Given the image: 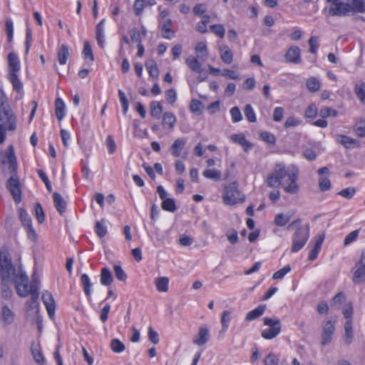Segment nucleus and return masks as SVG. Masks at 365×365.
Returning <instances> with one entry per match:
<instances>
[{
	"label": "nucleus",
	"instance_id": "58836bf2",
	"mask_svg": "<svg viewBox=\"0 0 365 365\" xmlns=\"http://www.w3.org/2000/svg\"><path fill=\"white\" fill-rule=\"evenodd\" d=\"M31 352H32V355H33L34 360L37 363H38L40 364H42L44 363V357L41 352V346L38 344L32 345Z\"/></svg>",
	"mask_w": 365,
	"mask_h": 365
},
{
	"label": "nucleus",
	"instance_id": "a19ab883",
	"mask_svg": "<svg viewBox=\"0 0 365 365\" xmlns=\"http://www.w3.org/2000/svg\"><path fill=\"white\" fill-rule=\"evenodd\" d=\"M351 12H365V0H349Z\"/></svg>",
	"mask_w": 365,
	"mask_h": 365
},
{
	"label": "nucleus",
	"instance_id": "bb28decb",
	"mask_svg": "<svg viewBox=\"0 0 365 365\" xmlns=\"http://www.w3.org/2000/svg\"><path fill=\"white\" fill-rule=\"evenodd\" d=\"M266 309L265 304H260L253 310L250 311L245 316V320L253 321L261 317Z\"/></svg>",
	"mask_w": 365,
	"mask_h": 365
},
{
	"label": "nucleus",
	"instance_id": "c85d7f7f",
	"mask_svg": "<svg viewBox=\"0 0 365 365\" xmlns=\"http://www.w3.org/2000/svg\"><path fill=\"white\" fill-rule=\"evenodd\" d=\"M169 279L167 277H157L154 280L156 289L160 292H166L168 290Z\"/></svg>",
	"mask_w": 365,
	"mask_h": 365
},
{
	"label": "nucleus",
	"instance_id": "6e6552de",
	"mask_svg": "<svg viewBox=\"0 0 365 365\" xmlns=\"http://www.w3.org/2000/svg\"><path fill=\"white\" fill-rule=\"evenodd\" d=\"M264 325L268 327L262 331L261 335L264 339L270 340L279 335L281 331V321L277 317H265L263 319Z\"/></svg>",
	"mask_w": 365,
	"mask_h": 365
},
{
	"label": "nucleus",
	"instance_id": "1a4fd4ad",
	"mask_svg": "<svg viewBox=\"0 0 365 365\" xmlns=\"http://www.w3.org/2000/svg\"><path fill=\"white\" fill-rule=\"evenodd\" d=\"M18 212L19 219L21 220L22 225L26 232L28 239L32 242H35L37 240L38 235L33 227L31 216L23 208H19Z\"/></svg>",
	"mask_w": 365,
	"mask_h": 365
},
{
	"label": "nucleus",
	"instance_id": "7c9ffc66",
	"mask_svg": "<svg viewBox=\"0 0 365 365\" xmlns=\"http://www.w3.org/2000/svg\"><path fill=\"white\" fill-rule=\"evenodd\" d=\"M197 57L190 56L186 58L185 63L194 72L200 73L202 71V65Z\"/></svg>",
	"mask_w": 365,
	"mask_h": 365
},
{
	"label": "nucleus",
	"instance_id": "ddd939ff",
	"mask_svg": "<svg viewBox=\"0 0 365 365\" xmlns=\"http://www.w3.org/2000/svg\"><path fill=\"white\" fill-rule=\"evenodd\" d=\"M157 192L163 200L161 206L162 208L168 212H174L176 210L175 202L174 199L168 197V193L161 185L158 186Z\"/></svg>",
	"mask_w": 365,
	"mask_h": 365
},
{
	"label": "nucleus",
	"instance_id": "864d4df0",
	"mask_svg": "<svg viewBox=\"0 0 365 365\" xmlns=\"http://www.w3.org/2000/svg\"><path fill=\"white\" fill-rule=\"evenodd\" d=\"M230 113L233 123H238L242 120V115L238 107L232 108Z\"/></svg>",
	"mask_w": 365,
	"mask_h": 365
},
{
	"label": "nucleus",
	"instance_id": "49530a36",
	"mask_svg": "<svg viewBox=\"0 0 365 365\" xmlns=\"http://www.w3.org/2000/svg\"><path fill=\"white\" fill-rule=\"evenodd\" d=\"M320 86L321 83L319 81L314 77H310L307 81V87L312 92L317 91L320 88Z\"/></svg>",
	"mask_w": 365,
	"mask_h": 365
},
{
	"label": "nucleus",
	"instance_id": "412c9836",
	"mask_svg": "<svg viewBox=\"0 0 365 365\" xmlns=\"http://www.w3.org/2000/svg\"><path fill=\"white\" fill-rule=\"evenodd\" d=\"M336 141L349 149L359 146V140L344 135H338L336 136Z\"/></svg>",
	"mask_w": 365,
	"mask_h": 365
},
{
	"label": "nucleus",
	"instance_id": "13d9d810",
	"mask_svg": "<svg viewBox=\"0 0 365 365\" xmlns=\"http://www.w3.org/2000/svg\"><path fill=\"white\" fill-rule=\"evenodd\" d=\"M279 359V357L273 354L269 353L264 360V365H278Z\"/></svg>",
	"mask_w": 365,
	"mask_h": 365
},
{
	"label": "nucleus",
	"instance_id": "dca6fc26",
	"mask_svg": "<svg viewBox=\"0 0 365 365\" xmlns=\"http://www.w3.org/2000/svg\"><path fill=\"white\" fill-rule=\"evenodd\" d=\"M42 300L49 317L53 319L55 317L56 304L52 294L49 292H44L42 294Z\"/></svg>",
	"mask_w": 365,
	"mask_h": 365
},
{
	"label": "nucleus",
	"instance_id": "393cba45",
	"mask_svg": "<svg viewBox=\"0 0 365 365\" xmlns=\"http://www.w3.org/2000/svg\"><path fill=\"white\" fill-rule=\"evenodd\" d=\"M186 144L185 139L180 138L176 139L170 146L171 153L175 157H179L181 154L182 150Z\"/></svg>",
	"mask_w": 365,
	"mask_h": 365
},
{
	"label": "nucleus",
	"instance_id": "a18cd8bd",
	"mask_svg": "<svg viewBox=\"0 0 365 365\" xmlns=\"http://www.w3.org/2000/svg\"><path fill=\"white\" fill-rule=\"evenodd\" d=\"M145 67L151 77L157 78L158 76V68L156 63L154 61L150 60L146 62Z\"/></svg>",
	"mask_w": 365,
	"mask_h": 365
},
{
	"label": "nucleus",
	"instance_id": "09e8293b",
	"mask_svg": "<svg viewBox=\"0 0 365 365\" xmlns=\"http://www.w3.org/2000/svg\"><path fill=\"white\" fill-rule=\"evenodd\" d=\"M96 232L100 237H103L106 235L107 226L104 220H101L96 222Z\"/></svg>",
	"mask_w": 365,
	"mask_h": 365
},
{
	"label": "nucleus",
	"instance_id": "6e6d98bb",
	"mask_svg": "<svg viewBox=\"0 0 365 365\" xmlns=\"http://www.w3.org/2000/svg\"><path fill=\"white\" fill-rule=\"evenodd\" d=\"M355 133L359 137H365V120H359L356 123Z\"/></svg>",
	"mask_w": 365,
	"mask_h": 365
},
{
	"label": "nucleus",
	"instance_id": "f257e3e1",
	"mask_svg": "<svg viewBox=\"0 0 365 365\" xmlns=\"http://www.w3.org/2000/svg\"><path fill=\"white\" fill-rule=\"evenodd\" d=\"M0 274L4 283L14 282L16 293L21 297L33 294V289L39 292L38 282L29 283V278L21 268H14L11 257L6 252H0Z\"/></svg>",
	"mask_w": 365,
	"mask_h": 365
},
{
	"label": "nucleus",
	"instance_id": "cd10ccee",
	"mask_svg": "<svg viewBox=\"0 0 365 365\" xmlns=\"http://www.w3.org/2000/svg\"><path fill=\"white\" fill-rule=\"evenodd\" d=\"M15 314L11 309L4 307L1 312V319L4 326L12 324L14 321Z\"/></svg>",
	"mask_w": 365,
	"mask_h": 365
},
{
	"label": "nucleus",
	"instance_id": "de8ad7c7",
	"mask_svg": "<svg viewBox=\"0 0 365 365\" xmlns=\"http://www.w3.org/2000/svg\"><path fill=\"white\" fill-rule=\"evenodd\" d=\"M81 282L83 284L84 291L86 294L90 295L91 294V282L89 277L86 274L81 275Z\"/></svg>",
	"mask_w": 365,
	"mask_h": 365
},
{
	"label": "nucleus",
	"instance_id": "052dcab7",
	"mask_svg": "<svg viewBox=\"0 0 365 365\" xmlns=\"http://www.w3.org/2000/svg\"><path fill=\"white\" fill-rule=\"evenodd\" d=\"M359 234V230H356L348 234L344 239V245L347 246L354 242L357 239Z\"/></svg>",
	"mask_w": 365,
	"mask_h": 365
},
{
	"label": "nucleus",
	"instance_id": "2f4dec72",
	"mask_svg": "<svg viewBox=\"0 0 365 365\" xmlns=\"http://www.w3.org/2000/svg\"><path fill=\"white\" fill-rule=\"evenodd\" d=\"M82 56L83 59L86 61V63L88 65H91L94 61L91 46L88 41H86L84 43Z\"/></svg>",
	"mask_w": 365,
	"mask_h": 365
},
{
	"label": "nucleus",
	"instance_id": "6ab92c4d",
	"mask_svg": "<svg viewBox=\"0 0 365 365\" xmlns=\"http://www.w3.org/2000/svg\"><path fill=\"white\" fill-rule=\"evenodd\" d=\"M230 138L233 143L241 145L245 152H248L253 147L252 143L247 140L242 133L232 135Z\"/></svg>",
	"mask_w": 365,
	"mask_h": 365
},
{
	"label": "nucleus",
	"instance_id": "603ef678",
	"mask_svg": "<svg viewBox=\"0 0 365 365\" xmlns=\"http://www.w3.org/2000/svg\"><path fill=\"white\" fill-rule=\"evenodd\" d=\"M111 349L115 353H121L125 350V345L119 339H114L110 342Z\"/></svg>",
	"mask_w": 365,
	"mask_h": 365
},
{
	"label": "nucleus",
	"instance_id": "c03bdc74",
	"mask_svg": "<svg viewBox=\"0 0 365 365\" xmlns=\"http://www.w3.org/2000/svg\"><path fill=\"white\" fill-rule=\"evenodd\" d=\"M354 92L360 101L362 103H365V83L364 82L361 81L355 85Z\"/></svg>",
	"mask_w": 365,
	"mask_h": 365
},
{
	"label": "nucleus",
	"instance_id": "7ed1b4c3",
	"mask_svg": "<svg viewBox=\"0 0 365 365\" xmlns=\"http://www.w3.org/2000/svg\"><path fill=\"white\" fill-rule=\"evenodd\" d=\"M8 79L12 84L13 88L18 93V97L23 96V85L19 78L21 63L18 56L11 52L8 55Z\"/></svg>",
	"mask_w": 365,
	"mask_h": 365
},
{
	"label": "nucleus",
	"instance_id": "338daca9",
	"mask_svg": "<svg viewBox=\"0 0 365 365\" xmlns=\"http://www.w3.org/2000/svg\"><path fill=\"white\" fill-rule=\"evenodd\" d=\"M106 145L108 148V151L110 154L115 153L116 150V145L114 139L111 135H108L106 140Z\"/></svg>",
	"mask_w": 365,
	"mask_h": 365
},
{
	"label": "nucleus",
	"instance_id": "0e129e2a",
	"mask_svg": "<svg viewBox=\"0 0 365 365\" xmlns=\"http://www.w3.org/2000/svg\"><path fill=\"white\" fill-rule=\"evenodd\" d=\"M114 273L116 277V278L122 282H124L127 279V275L125 274V272L122 269V267L119 265H115L114 266Z\"/></svg>",
	"mask_w": 365,
	"mask_h": 365
},
{
	"label": "nucleus",
	"instance_id": "39448f33",
	"mask_svg": "<svg viewBox=\"0 0 365 365\" xmlns=\"http://www.w3.org/2000/svg\"><path fill=\"white\" fill-rule=\"evenodd\" d=\"M7 119L6 125L9 130H15L16 128V118L7 103V98L3 89L0 88V120Z\"/></svg>",
	"mask_w": 365,
	"mask_h": 365
},
{
	"label": "nucleus",
	"instance_id": "e433bc0d",
	"mask_svg": "<svg viewBox=\"0 0 365 365\" xmlns=\"http://www.w3.org/2000/svg\"><path fill=\"white\" fill-rule=\"evenodd\" d=\"M53 199L54 202L55 207L56 210L61 213L63 214L66 210V202L63 199L61 195L58 193H54L53 195Z\"/></svg>",
	"mask_w": 365,
	"mask_h": 365
},
{
	"label": "nucleus",
	"instance_id": "5fc2aeb1",
	"mask_svg": "<svg viewBox=\"0 0 365 365\" xmlns=\"http://www.w3.org/2000/svg\"><path fill=\"white\" fill-rule=\"evenodd\" d=\"M34 208H35V215H36L37 221L40 224L43 223L45 220V215H44L43 207L41 206L40 204L36 203L34 206Z\"/></svg>",
	"mask_w": 365,
	"mask_h": 365
},
{
	"label": "nucleus",
	"instance_id": "9b49d317",
	"mask_svg": "<svg viewBox=\"0 0 365 365\" xmlns=\"http://www.w3.org/2000/svg\"><path fill=\"white\" fill-rule=\"evenodd\" d=\"M309 237L308 230L299 229L292 237V252H297L303 248Z\"/></svg>",
	"mask_w": 365,
	"mask_h": 365
},
{
	"label": "nucleus",
	"instance_id": "a878e982",
	"mask_svg": "<svg viewBox=\"0 0 365 365\" xmlns=\"http://www.w3.org/2000/svg\"><path fill=\"white\" fill-rule=\"evenodd\" d=\"M354 339V331L352 327V322H346L344 324V335L343 336V341L344 344L349 346L350 345Z\"/></svg>",
	"mask_w": 365,
	"mask_h": 365
},
{
	"label": "nucleus",
	"instance_id": "9d476101",
	"mask_svg": "<svg viewBox=\"0 0 365 365\" xmlns=\"http://www.w3.org/2000/svg\"><path fill=\"white\" fill-rule=\"evenodd\" d=\"M329 13L331 16H345L351 12L350 2L343 3L339 0H327Z\"/></svg>",
	"mask_w": 365,
	"mask_h": 365
},
{
	"label": "nucleus",
	"instance_id": "69168bd1",
	"mask_svg": "<svg viewBox=\"0 0 365 365\" xmlns=\"http://www.w3.org/2000/svg\"><path fill=\"white\" fill-rule=\"evenodd\" d=\"M356 192V190L354 187H349L345 189L341 190L339 194L343 197L351 199L353 197Z\"/></svg>",
	"mask_w": 365,
	"mask_h": 365
},
{
	"label": "nucleus",
	"instance_id": "20e7f679",
	"mask_svg": "<svg viewBox=\"0 0 365 365\" xmlns=\"http://www.w3.org/2000/svg\"><path fill=\"white\" fill-rule=\"evenodd\" d=\"M0 164L4 170L9 172H14L17 169V160L12 145L0 148Z\"/></svg>",
	"mask_w": 365,
	"mask_h": 365
},
{
	"label": "nucleus",
	"instance_id": "4be33fe9",
	"mask_svg": "<svg viewBox=\"0 0 365 365\" xmlns=\"http://www.w3.org/2000/svg\"><path fill=\"white\" fill-rule=\"evenodd\" d=\"M177 122L176 117L170 112H165L163 114L162 125L164 129L172 130Z\"/></svg>",
	"mask_w": 365,
	"mask_h": 365
},
{
	"label": "nucleus",
	"instance_id": "c756f323",
	"mask_svg": "<svg viewBox=\"0 0 365 365\" xmlns=\"http://www.w3.org/2000/svg\"><path fill=\"white\" fill-rule=\"evenodd\" d=\"M233 318V314L230 310H225L222 312L220 322L222 324V331L226 332L229 328L230 323Z\"/></svg>",
	"mask_w": 365,
	"mask_h": 365
},
{
	"label": "nucleus",
	"instance_id": "c9c22d12",
	"mask_svg": "<svg viewBox=\"0 0 365 365\" xmlns=\"http://www.w3.org/2000/svg\"><path fill=\"white\" fill-rule=\"evenodd\" d=\"M146 34L147 31L144 27H142L140 30L133 29L130 33L131 40L139 45V43H141L142 37L145 36Z\"/></svg>",
	"mask_w": 365,
	"mask_h": 365
},
{
	"label": "nucleus",
	"instance_id": "5701e85b",
	"mask_svg": "<svg viewBox=\"0 0 365 365\" xmlns=\"http://www.w3.org/2000/svg\"><path fill=\"white\" fill-rule=\"evenodd\" d=\"M196 57L200 60L205 61L208 58V50L205 42H198L195 46Z\"/></svg>",
	"mask_w": 365,
	"mask_h": 365
},
{
	"label": "nucleus",
	"instance_id": "774afa93",
	"mask_svg": "<svg viewBox=\"0 0 365 365\" xmlns=\"http://www.w3.org/2000/svg\"><path fill=\"white\" fill-rule=\"evenodd\" d=\"M211 30L215 33V34L220 38H222L225 36V30L222 25L221 24H215L211 26Z\"/></svg>",
	"mask_w": 365,
	"mask_h": 365
},
{
	"label": "nucleus",
	"instance_id": "2eb2a0df",
	"mask_svg": "<svg viewBox=\"0 0 365 365\" xmlns=\"http://www.w3.org/2000/svg\"><path fill=\"white\" fill-rule=\"evenodd\" d=\"M324 238L325 235L324 234H319L317 236H316L311 242V245H312V247L309 253V260L313 261L317 258L318 255L321 250L322 245L324 242Z\"/></svg>",
	"mask_w": 365,
	"mask_h": 365
},
{
	"label": "nucleus",
	"instance_id": "ea45409f",
	"mask_svg": "<svg viewBox=\"0 0 365 365\" xmlns=\"http://www.w3.org/2000/svg\"><path fill=\"white\" fill-rule=\"evenodd\" d=\"M69 56L68 47L63 44L58 51V60L61 65H65Z\"/></svg>",
	"mask_w": 365,
	"mask_h": 365
},
{
	"label": "nucleus",
	"instance_id": "72a5a7b5",
	"mask_svg": "<svg viewBox=\"0 0 365 365\" xmlns=\"http://www.w3.org/2000/svg\"><path fill=\"white\" fill-rule=\"evenodd\" d=\"M202 175L205 178L215 181H218L222 178V172L215 168H207L202 172Z\"/></svg>",
	"mask_w": 365,
	"mask_h": 365
},
{
	"label": "nucleus",
	"instance_id": "8fccbe9b",
	"mask_svg": "<svg viewBox=\"0 0 365 365\" xmlns=\"http://www.w3.org/2000/svg\"><path fill=\"white\" fill-rule=\"evenodd\" d=\"M245 115L247 120L250 123H255L257 120V117L253 108L250 105H247L245 108Z\"/></svg>",
	"mask_w": 365,
	"mask_h": 365
},
{
	"label": "nucleus",
	"instance_id": "4c0bfd02",
	"mask_svg": "<svg viewBox=\"0 0 365 365\" xmlns=\"http://www.w3.org/2000/svg\"><path fill=\"white\" fill-rule=\"evenodd\" d=\"M291 217L289 213H278L275 215L274 223L279 227L285 226L289 222Z\"/></svg>",
	"mask_w": 365,
	"mask_h": 365
},
{
	"label": "nucleus",
	"instance_id": "f704fd0d",
	"mask_svg": "<svg viewBox=\"0 0 365 365\" xmlns=\"http://www.w3.org/2000/svg\"><path fill=\"white\" fill-rule=\"evenodd\" d=\"M113 276L107 267H103L101 271V283L103 286H109L113 282Z\"/></svg>",
	"mask_w": 365,
	"mask_h": 365
},
{
	"label": "nucleus",
	"instance_id": "4d7b16f0",
	"mask_svg": "<svg viewBox=\"0 0 365 365\" xmlns=\"http://www.w3.org/2000/svg\"><path fill=\"white\" fill-rule=\"evenodd\" d=\"M291 271V267L289 265H286L282 269L278 270L274 272L272 278L274 279H282L287 274H288Z\"/></svg>",
	"mask_w": 365,
	"mask_h": 365
},
{
	"label": "nucleus",
	"instance_id": "3c124183",
	"mask_svg": "<svg viewBox=\"0 0 365 365\" xmlns=\"http://www.w3.org/2000/svg\"><path fill=\"white\" fill-rule=\"evenodd\" d=\"M260 138L269 145H273L275 143V136L269 132L264 131L259 133Z\"/></svg>",
	"mask_w": 365,
	"mask_h": 365
},
{
	"label": "nucleus",
	"instance_id": "79ce46f5",
	"mask_svg": "<svg viewBox=\"0 0 365 365\" xmlns=\"http://www.w3.org/2000/svg\"><path fill=\"white\" fill-rule=\"evenodd\" d=\"M163 112V106L158 101H153L150 103V115L157 119L160 118Z\"/></svg>",
	"mask_w": 365,
	"mask_h": 365
},
{
	"label": "nucleus",
	"instance_id": "0eeeda50",
	"mask_svg": "<svg viewBox=\"0 0 365 365\" xmlns=\"http://www.w3.org/2000/svg\"><path fill=\"white\" fill-rule=\"evenodd\" d=\"M352 281L356 284L365 283V250H362L351 269Z\"/></svg>",
	"mask_w": 365,
	"mask_h": 365
},
{
	"label": "nucleus",
	"instance_id": "aec40b11",
	"mask_svg": "<svg viewBox=\"0 0 365 365\" xmlns=\"http://www.w3.org/2000/svg\"><path fill=\"white\" fill-rule=\"evenodd\" d=\"M287 61L294 63H299L301 62V52L298 46H291L285 54Z\"/></svg>",
	"mask_w": 365,
	"mask_h": 365
},
{
	"label": "nucleus",
	"instance_id": "f8f14e48",
	"mask_svg": "<svg viewBox=\"0 0 365 365\" xmlns=\"http://www.w3.org/2000/svg\"><path fill=\"white\" fill-rule=\"evenodd\" d=\"M336 320L327 319L322 324V345L331 343L335 331Z\"/></svg>",
	"mask_w": 365,
	"mask_h": 365
},
{
	"label": "nucleus",
	"instance_id": "4468645a",
	"mask_svg": "<svg viewBox=\"0 0 365 365\" xmlns=\"http://www.w3.org/2000/svg\"><path fill=\"white\" fill-rule=\"evenodd\" d=\"M210 338V328L207 324L201 325L192 339V343L197 346L205 345Z\"/></svg>",
	"mask_w": 365,
	"mask_h": 365
},
{
	"label": "nucleus",
	"instance_id": "f3484780",
	"mask_svg": "<svg viewBox=\"0 0 365 365\" xmlns=\"http://www.w3.org/2000/svg\"><path fill=\"white\" fill-rule=\"evenodd\" d=\"M8 187L13 195L14 201L16 203H19L21 200V193L19 180L14 176L11 177L8 182Z\"/></svg>",
	"mask_w": 365,
	"mask_h": 365
},
{
	"label": "nucleus",
	"instance_id": "a211bd4d",
	"mask_svg": "<svg viewBox=\"0 0 365 365\" xmlns=\"http://www.w3.org/2000/svg\"><path fill=\"white\" fill-rule=\"evenodd\" d=\"M33 294L31 295V298L26 303V313L28 315H35L38 311V299L39 297V292L33 289Z\"/></svg>",
	"mask_w": 365,
	"mask_h": 365
},
{
	"label": "nucleus",
	"instance_id": "37998d69",
	"mask_svg": "<svg viewBox=\"0 0 365 365\" xmlns=\"http://www.w3.org/2000/svg\"><path fill=\"white\" fill-rule=\"evenodd\" d=\"M342 313L345 319H346V322H351L352 321V316H353V306L351 302H346L341 307Z\"/></svg>",
	"mask_w": 365,
	"mask_h": 365
},
{
	"label": "nucleus",
	"instance_id": "b1692460",
	"mask_svg": "<svg viewBox=\"0 0 365 365\" xmlns=\"http://www.w3.org/2000/svg\"><path fill=\"white\" fill-rule=\"evenodd\" d=\"M220 55L222 61L227 63L230 64L233 61V54L230 48L227 46H219Z\"/></svg>",
	"mask_w": 365,
	"mask_h": 365
},
{
	"label": "nucleus",
	"instance_id": "bf43d9fd",
	"mask_svg": "<svg viewBox=\"0 0 365 365\" xmlns=\"http://www.w3.org/2000/svg\"><path fill=\"white\" fill-rule=\"evenodd\" d=\"M203 108V105L202 103L197 100V99H193L191 101V103H190V111L192 112V113H200L202 111Z\"/></svg>",
	"mask_w": 365,
	"mask_h": 365
},
{
	"label": "nucleus",
	"instance_id": "e2e57ef3",
	"mask_svg": "<svg viewBox=\"0 0 365 365\" xmlns=\"http://www.w3.org/2000/svg\"><path fill=\"white\" fill-rule=\"evenodd\" d=\"M317 107L314 104L309 105L305 110V116L308 118H314L317 115Z\"/></svg>",
	"mask_w": 365,
	"mask_h": 365
},
{
	"label": "nucleus",
	"instance_id": "680f3d73",
	"mask_svg": "<svg viewBox=\"0 0 365 365\" xmlns=\"http://www.w3.org/2000/svg\"><path fill=\"white\" fill-rule=\"evenodd\" d=\"M302 123V120L299 118H295L293 116L288 117L284 122L285 128L294 127L300 125Z\"/></svg>",
	"mask_w": 365,
	"mask_h": 365
},
{
	"label": "nucleus",
	"instance_id": "423d86ee",
	"mask_svg": "<svg viewBox=\"0 0 365 365\" xmlns=\"http://www.w3.org/2000/svg\"><path fill=\"white\" fill-rule=\"evenodd\" d=\"M222 200L225 205H235L245 200L244 195L238 190L236 182L224 187Z\"/></svg>",
	"mask_w": 365,
	"mask_h": 365
},
{
	"label": "nucleus",
	"instance_id": "f03ea898",
	"mask_svg": "<svg viewBox=\"0 0 365 365\" xmlns=\"http://www.w3.org/2000/svg\"><path fill=\"white\" fill-rule=\"evenodd\" d=\"M299 175L298 168L294 165L286 167L282 163H278L267 178V183L270 187L281 185L284 190L290 194H296L299 191L297 182Z\"/></svg>",
	"mask_w": 365,
	"mask_h": 365
},
{
	"label": "nucleus",
	"instance_id": "473e14b6",
	"mask_svg": "<svg viewBox=\"0 0 365 365\" xmlns=\"http://www.w3.org/2000/svg\"><path fill=\"white\" fill-rule=\"evenodd\" d=\"M66 106L61 98H57L55 103V113L57 118L62 120L66 115Z\"/></svg>",
	"mask_w": 365,
	"mask_h": 365
}]
</instances>
